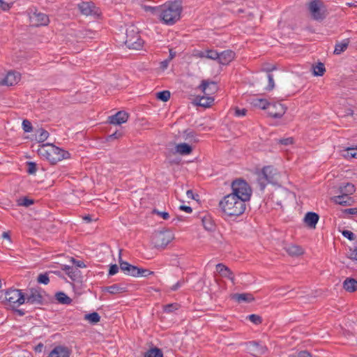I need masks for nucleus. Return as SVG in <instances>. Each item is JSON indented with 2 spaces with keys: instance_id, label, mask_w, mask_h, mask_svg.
<instances>
[{
  "instance_id": "4c0bfd02",
  "label": "nucleus",
  "mask_w": 357,
  "mask_h": 357,
  "mask_svg": "<svg viewBox=\"0 0 357 357\" xmlns=\"http://www.w3.org/2000/svg\"><path fill=\"white\" fill-rule=\"evenodd\" d=\"M144 357H162L163 354L162 351L158 348H152L145 352Z\"/></svg>"
},
{
  "instance_id": "e433bc0d",
  "label": "nucleus",
  "mask_w": 357,
  "mask_h": 357,
  "mask_svg": "<svg viewBox=\"0 0 357 357\" xmlns=\"http://www.w3.org/2000/svg\"><path fill=\"white\" fill-rule=\"evenodd\" d=\"M143 8L146 12H149L152 15H155L160 18L161 5L158 6H151L144 5L143 6Z\"/></svg>"
},
{
  "instance_id": "09e8293b",
  "label": "nucleus",
  "mask_w": 357,
  "mask_h": 357,
  "mask_svg": "<svg viewBox=\"0 0 357 357\" xmlns=\"http://www.w3.org/2000/svg\"><path fill=\"white\" fill-rule=\"evenodd\" d=\"M348 156L352 158H357V146L356 147H349L346 149Z\"/></svg>"
},
{
  "instance_id": "473e14b6",
  "label": "nucleus",
  "mask_w": 357,
  "mask_h": 357,
  "mask_svg": "<svg viewBox=\"0 0 357 357\" xmlns=\"http://www.w3.org/2000/svg\"><path fill=\"white\" fill-rule=\"evenodd\" d=\"M204 228L208 231L215 230V225L210 217H204L202 220Z\"/></svg>"
},
{
  "instance_id": "2eb2a0df",
  "label": "nucleus",
  "mask_w": 357,
  "mask_h": 357,
  "mask_svg": "<svg viewBox=\"0 0 357 357\" xmlns=\"http://www.w3.org/2000/svg\"><path fill=\"white\" fill-rule=\"evenodd\" d=\"M80 12L85 15H98V9L92 2H82L78 5Z\"/></svg>"
},
{
  "instance_id": "ea45409f",
  "label": "nucleus",
  "mask_w": 357,
  "mask_h": 357,
  "mask_svg": "<svg viewBox=\"0 0 357 357\" xmlns=\"http://www.w3.org/2000/svg\"><path fill=\"white\" fill-rule=\"evenodd\" d=\"M34 203L33 199H29L26 197H24L17 199V205L25 207H29Z\"/></svg>"
},
{
  "instance_id": "e2e57ef3",
  "label": "nucleus",
  "mask_w": 357,
  "mask_h": 357,
  "mask_svg": "<svg viewBox=\"0 0 357 357\" xmlns=\"http://www.w3.org/2000/svg\"><path fill=\"white\" fill-rule=\"evenodd\" d=\"M72 261H73V264H75L77 267L84 268L86 266L84 261H77V260H75V259H73Z\"/></svg>"
},
{
  "instance_id": "72a5a7b5",
  "label": "nucleus",
  "mask_w": 357,
  "mask_h": 357,
  "mask_svg": "<svg viewBox=\"0 0 357 357\" xmlns=\"http://www.w3.org/2000/svg\"><path fill=\"white\" fill-rule=\"evenodd\" d=\"M355 186L354 184L350 183H347L346 184L340 187V191L341 193H344L348 195H352L355 192Z\"/></svg>"
},
{
  "instance_id": "8fccbe9b",
  "label": "nucleus",
  "mask_w": 357,
  "mask_h": 357,
  "mask_svg": "<svg viewBox=\"0 0 357 357\" xmlns=\"http://www.w3.org/2000/svg\"><path fill=\"white\" fill-rule=\"evenodd\" d=\"M79 271L77 268H73L72 269H69V272H67V275L73 280H75Z\"/></svg>"
},
{
  "instance_id": "c756f323",
  "label": "nucleus",
  "mask_w": 357,
  "mask_h": 357,
  "mask_svg": "<svg viewBox=\"0 0 357 357\" xmlns=\"http://www.w3.org/2000/svg\"><path fill=\"white\" fill-rule=\"evenodd\" d=\"M217 271L224 278H229L233 273V272L226 266L222 264H218L216 265Z\"/></svg>"
},
{
  "instance_id": "f3484780",
  "label": "nucleus",
  "mask_w": 357,
  "mask_h": 357,
  "mask_svg": "<svg viewBox=\"0 0 357 357\" xmlns=\"http://www.w3.org/2000/svg\"><path fill=\"white\" fill-rule=\"evenodd\" d=\"M128 114L124 111H119L108 117V122L114 125H121L128 121Z\"/></svg>"
},
{
  "instance_id": "9b49d317",
  "label": "nucleus",
  "mask_w": 357,
  "mask_h": 357,
  "mask_svg": "<svg viewBox=\"0 0 357 357\" xmlns=\"http://www.w3.org/2000/svg\"><path fill=\"white\" fill-rule=\"evenodd\" d=\"M25 301L33 305H41L43 298L39 289L32 288L29 290L25 296Z\"/></svg>"
},
{
  "instance_id": "f704fd0d",
  "label": "nucleus",
  "mask_w": 357,
  "mask_h": 357,
  "mask_svg": "<svg viewBox=\"0 0 357 357\" xmlns=\"http://www.w3.org/2000/svg\"><path fill=\"white\" fill-rule=\"evenodd\" d=\"M84 320L88 321L89 322H90L92 324H96L100 321V317L98 312H94L89 313V314H86L84 315Z\"/></svg>"
},
{
  "instance_id": "b1692460",
  "label": "nucleus",
  "mask_w": 357,
  "mask_h": 357,
  "mask_svg": "<svg viewBox=\"0 0 357 357\" xmlns=\"http://www.w3.org/2000/svg\"><path fill=\"white\" fill-rule=\"evenodd\" d=\"M268 169H262V170L257 174V182L261 190H264L267 184L270 183L266 178V172Z\"/></svg>"
},
{
  "instance_id": "0e129e2a",
  "label": "nucleus",
  "mask_w": 357,
  "mask_h": 357,
  "mask_svg": "<svg viewBox=\"0 0 357 357\" xmlns=\"http://www.w3.org/2000/svg\"><path fill=\"white\" fill-rule=\"evenodd\" d=\"M153 211L160 215L164 220H167L169 218V215L167 212H160L156 210H154Z\"/></svg>"
},
{
  "instance_id": "a19ab883",
  "label": "nucleus",
  "mask_w": 357,
  "mask_h": 357,
  "mask_svg": "<svg viewBox=\"0 0 357 357\" xmlns=\"http://www.w3.org/2000/svg\"><path fill=\"white\" fill-rule=\"evenodd\" d=\"M314 75L316 76H321L324 75L326 69L324 63H319L317 66L313 67Z\"/></svg>"
},
{
  "instance_id": "20e7f679",
  "label": "nucleus",
  "mask_w": 357,
  "mask_h": 357,
  "mask_svg": "<svg viewBox=\"0 0 357 357\" xmlns=\"http://www.w3.org/2000/svg\"><path fill=\"white\" fill-rule=\"evenodd\" d=\"M250 104L256 108L268 109L269 115L275 119L281 118L285 112V108L282 104L270 103L267 100L256 96L250 99Z\"/></svg>"
},
{
  "instance_id": "a18cd8bd",
  "label": "nucleus",
  "mask_w": 357,
  "mask_h": 357,
  "mask_svg": "<svg viewBox=\"0 0 357 357\" xmlns=\"http://www.w3.org/2000/svg\"><path fill=\"white\" fill-rule=\"evenodd\" d=\"M22 125V128L25 132H30L32 131L33 127H32L31 123L29 120H27V119L23 120Z\"/></svg>"
},
{
  "instance_id": "bf43d9fd",
  "label": "nucleus",
  "mask_w": 357,
  "mask_h": 357,
  "mask_svg": "<svg viewBox=\"0 0 357 357\" xmlns=\"http://www.w3.org/2000/svg\"><path fill=\"white\" fill-rule=\"evenodd\" d=\"M121 135H122V133L121 132L116 131L115 132L109 135L107 137V140L119 139Z\"/></svg>"
},
{
  "instance_id": "338daca9",
  "label": "nucleus",
  "mask_w": 357,
  "mask_h": 357,
  "mask_svg": "<svg viewBox=\"0 0 357 357\" xmlns=\"http://www.w3.org/2000/svg\"><path fill=\"white\" fill-rule=\"evenodd\" d=\"M310 355L307 351H301L298 354V357H310Z\"/></svg>"
},
{
  "instance_id": "680f3d73",
  "label": "nucleus",
  "mask_w": 357,
  "mask_h": 357,
  "mask_svg": "<svg viewBox=\"0 0 357 357\" xmlns=\"http://www.w3.org/2000/svg\"><path fill=\"white\" fill-rule=\"evenodd\" d=\"M183 283H184V282L182 281V280L178 281L175 284H174L171 287V290L172 291H176V290H178L180 287H181L183 286Z\"/></svg>"
},
{
  "instance_id": "412c9836",
  "label": "nucleus",
  "mask_w": 357,
  "mask_h": 357,
  "mask_svg": "<svg viewBox=\"0 0 357 357\" xmlns=\"http://www.w3.org/2000/svg\"><path fill=\"white\" fill-rule=\"evenodd\" d=\"M319 219L317 213L314 212H307L304 218L305 223L310 227L314 229Z\"/></svg>"
},
{
  "instance_id": "aec40b11",
  "label": "nucleus",
  "mask_w": 357,
  "mask_h": 357,
  "mask_svg": "<svg viewBox=\"0 0 357 357\" xmlns=\"http://www.w3.org/2000/svg\"><path fill=\"white\" fill-rule=\"evenodd\" d=\"M218 62L222 65H227L235 57L234 52L227 50L219 53Z\"/></svg>"
},
{
  "instance_id": "7c9ffc66",
  "label": "nucleus",
  "mask_w": 357,
  "mask_h": 357,
  "mask_svg": "<svg viewBox=\"0 0 357 357\" xmlns=\"http://www.w3.org/2000/svg\"><path fill=\"white\" fill-rule=\"evenodd\" d=\"M263 169H268V170L267 171L268 172H266L267 174H266V175L267 176L266 178L270 182V183H277L278 181L276 176V170L270 166L264 167Z\"/></svg>"
},
{
  "instance_id": "423d86ee",
  "label": "nucleus",
  "mask_w": 357,
  "mask_h": 357,
  "mask_svg": "<svg viewBox=\"0 0 357 357\" xmlns=\"http://www.w3.org/2000/svg\"><path fill=\"white\" fill-rule=\"evenodd\" d=\"M125 44L129 49L140 50L142 47L144 40L139 35L137 29L134 26H130L126 29Z\"/></svg>"
},
{
  "instance_id": "3c124183",
  "label": "nucleus",
  "mask_w": 357,
  "mask_h": 357,
  "mask_svg": "<svg viewBox=\"0 0 357 357\" xmlns=\"http://www.w3.org/2000/svg\"><path fill=\"white\" fill-rule=\"evenodd\" d=\"M267 77L268 79V84L266 87V90L271 91L273 89L275 86L273 76L271 74L268 73Z\"/></svg>"
},
{
  "instance_id": "c9c22d12",
  "label": "nucleus",
  "mask_w": 357,
  "mask_h": 357,
  "mask_svg": "<svg viewBox=\"0 0 357 357\" xmlns=\"http://www.w3.org/2000/svg\"><path fill=\"white\" fill-rule=\"evenodd\" d=\"M214 98L211 96H202L199 99L197 104L204 107H208L213 102Z\"/></svg>"
},
{
  "instance_id": "a878e982",
  "label": "nucleus",
  "mask_w": 357,
  "mask_h": 357,
  "mask_svg": "<svg viewBox=\"0 0 357 357\" xmlns=\"http://www.w3.org/2000/svg\"><path fill=\"white\" fill-rule=\"evenodd\" d=\"M176 151L181 155H188L192 153V148L186 143H181L176 146Z\"/></svg>"
},
{
  "instance_id": "864d4df0",
  "label": "nucleus",
  "mask_w": 357,
  "mask_h": 357,
  "mask_svg": "<svg viewBox=\"0 0 357 357\" xmlns=\"http://www.w3.org/2000/svg\"><path fill=\"white\" fill-rule=\"evenodd\" d=\"M13 5V3H8L5 2L3 0H0V10L3 11L8 10Z\"/></svg>"
},
{
  "instance_id": "774afa93",
  "label": "nucleus",
  "mask_w": 357,
  "mask_h": 357,
  "mask_svg": "<svg viewBox=\"0 0 357 357\" xmlns=\"http://www.w3.org/2000/svg\"><path fill=\"white\" fill-rule=\"evenodd\" d=\"M186 195L189 199H195V195L192 190H187Z\"/></svg>"
},
{
  "instance_id": "6ab92c4d",
  "label": "nucleus",
  "mask_w": 357,
  "mask_h": 357,
  "mask_svg": "<svg viewBox=\"0 0 357 357\" xmlns=\"http://www.w3.org/2000/svg\"><path fill=\"white\" fill-rule=\"evenodd\" d=\"M70 349L63 346H57L50 353L48 357H69Z\"/></svg>"
},
{
  "instance_id": "6e6d98bb",
  "label": "nucleus",
  "mask_w": 357,
  "mask_h": 357,
  "mask_svg": "<svg viewBox=\"0 0 357 357\" xmlns=\"http://www.w3.org/2000/svg\"><path fill=\"white\" fill-rule=\"evenodd\" d=\"M349 258L357 261V248L349 250Z\"/></svg>"
},
{
  "instance_id": "4d7b16f0",
  "label": "nucleus",
  "mask_w": 357,
  "mask_h": 357,
  "mask_svg": "<svg viewBox=\"0 0 357 357\" xmlns=\"http://www.w3.org/2000/svg\"><path fill=\"white\" fill-rule=\"evenodd\" d=\"M279 143L284 146L291 144L293 143V138L288 137L284 139H279Z\"/></svg>"
},
{
  "instance_id": "58836bf2",
  "label": "nucleus",
  "mask_w": 357,
  "mask_h": 357,
  "mask_svg": "<svg viewBox=\"0 0 357 357\" xmlns=\"http://www.w3.org/2000/svg\"><path fill=\"white\" fill-rule=\"evenodd\" d=\"M38 136L36 140L38 142H45L49 137V132L43 128H40L37 130Z\"/></svg>"
},
{
  "instance_id": "603ef678",
  "label": "nucleus",
  "mask_w": 357,
  "mask_h": 357,
  "mask_svg": "<svg viewBox=\"0 0 357 357\" xmlns=\"http://www.w3.org/2000/svg\"><path fill=\"white\" fill-rule=\"evenodd\" d=\"M342 234L344 237L348 238L350 241H353L356 238L355 234L349 230L342 231Z\"/></svg>"
},
{
  "instance_id": "49530a36",
  "label": "nucleus",
  "mask_w": 357,
  "mask_h": 357,
  "mask_svg": "<svg viewBox=\"0 0 357 357\" xmlns=\"http://www.w3.org/2000/svg\"><path fill=\"white\" fill-rule=\"evenodd\" d=\"M248 319L255 324H259L261 323V317L257 314H250L248 317Z\"/></svg>"
},
{
  "instance_id": "5fc2aeb1",
  "label": "nucleus",
  "mask_w": 357,
  "mask_h": 357,
  "mask_svg": "<svg viewBox=\"0 0 357 357\" xmlns=\"http://www.w3.org/2000/svg\"><path fill=\"white\" fill-rule=\"evenodd\" d=\"M344 215H357V208H350L342 210Z\"/></svg>"
},
{
  "instance_id": "0eeeda50",
  "label": "nucleus",
  "mask_w": 357,
  "mask_h": 357,
  "mask_svg": "<svg viewBox=\"0 0 357 357\" xmlns=\"http://www.w3.org/2000/svg\"><path fill=\"white\" fill-rule=\"evenodd\" d=\"M308 10L312 18L321 21L326 17V9L321 0H312L308 4Z\"/></svg>"
},
{
  "instance_id": "bb28decb",
  "label": "nucleus",
  "mask_w": 357,
  "mask_h": 357,
  "mask_svg": "<svg viewBox=\"0 0 357 357\" xmlns=\"http://www.w3.org/2000/svg\"><path fill=\"white\" fill-rule=\"evenodd\" d=\"M232 299L238 303L246 302L250 303L254 301V297L250 294H235L231 296Z\"/></svg>"
},
{
  "instance_id": "1a4fd4ad",
  "label": "nucleus",
  "mask_w": 357,
  "mask_h": 357,
  "mask_svg": "<svg viewBox=\"0 0 357 357\" xmlns=\"http://www.w3.org/2000/svg\"><path fill=\"white\" fill-rule=\"evenodd\" d=\"M173 238V234L169 231H155L152 236V243L156 248H164Z\"/></svg>"
},
{
  "instance_id": "6e6552de",
  "label": "nucleus",
  "mask_w": 357,
  "mask_h": 357,
  "mask_svg": "<svg viewBox=\"0 0 357 357\" xmlns=\"http://www.w3.org/2000/svg\"><path fill=\"white\" fill-rule=\"evenodd\" d=\"M5 298L13 309L25 303V296L21 290L10 289L6 291Z\"/></svg>"
},
{
  "instance_id": "f8f14e48",
  "label": "nucleus",
  "mask_w": 357,
  "mask_h": 357,
  "mask_svg": "<svg viewBox=\"0 0 357 357\" xmlns=\"http://www.w3.org/2000/svg\"><path fill=\"white\" fill-rule=\"evenodd\" d=\"M248 351L254 356L259 357L266 354L267 348L265 345L256 341L249 342L246 344Z\"/></svg>"
},
{
  "instance_id": "39448f33",
  "label": "nucleus",
  "mask_w": 357,
  "mask_h": 357,
  "mask_svg": "<svg viewBox=\"0 0 357 357\" xmlns=\"http://www.w3.org/2000/svg\"><path fill=\"white\" fill-rule=\"evenodd\" d=\"M231 195H235L236 197L243 199V201L245 202L250 199L252 190L245 181L238 179L233 181L231 183Z\"/></svg>"
},
{
  "instance_id": "2f4dec72",
  "label": "nucleus",
  "mask_w": 357,
  "mask_h": 357,
  "mask_svg": "<svg viewBox=\"0 0 357 357\" xmlns=\"http://www.w3.org/2000/svg\"><path fill=\"white\" fill-rule=\"evenodd\" d=\"M55 298L57 300V301L61 304H65L68 305L70 304L72 302V299L68 296L65 293L63 292H58L55 295Z\"/></svg>"
},
{
  "instance_id": "c03bdc74",
  "label": "nucleus",
  "mask_w": 357,
  "mask_h": 357,
  "mask_svg": "<svg viewBox=\"0 0 357 357\" xmlns=\"http://www.w3.org/2000/svg\"><path fill=\"white\" fill-rule=\"evenodd\" d=\"M37 281L38 283L47 284L50 282L48 274L47 273L40 274L38 276Z\"/></svg>"
},
{
  "instance_id": "de8ad7c7",
  "label": "nucleus",
  "mask_w": 357,
  "mask_h": 357,
  "mask_svg": "<svg viewBox=\"0 0 357 357\" xmlns=\"http://www.w3.org/2000/svg\"><path fill=\"white\" fill-rule=\"evenodd\" d=\"M27 172L29 174H33L36 172L37 168H36V164L33 162H27Z\"/></svg>"
},
{
  "instance_id": "9d476101",
  "label": "nucleus",
  "mask_w": 357,
  "mask_h": 357,
  "mask_svg": "<svg viewBox=\"0 0 357 357\" xmlns=\"http://www.w3.org/2000/svg\"><path fill=\"white\" fill-rule=\"evenodd\" d=\"M121 252V250H120L119 252V267L125 274L132 277H139V274H143L144 273L147 272L146 271H144L143 268H138L137 266H133L127 261H123Z\"/></svg>"
},
{
  "instance_id": "ddd939ff",
  "label": "nucleus",
  "mask_w": 357,
  "mask_h": 357,
  "mask_svg": "<svg viewBox=\"0 0 357 357\" xmlns=\"http://www.w3.org/2000/svg\"><path fill=\"white\" fill-rule=\"evenodd\" d=\"M30 22L32 25L38 26L47 25L50 20L48 16L46 14L40 12H35L31 15H30Z\"/></svg>"
},
{
  "instance_id": "f03ea898",
  "label": "nucleus",
  "mask_w": 357,
  "mask_h": 357,
  "mask_svg": "<svg viewBox=\"0 0 357 357\" xmlns=\"http://www.w3.org/2000/svg\"><path fill=\"white\" fill-rule=\"evenodd\" d=\"M181 12L179 1H168L161 5L160 20L167 25H173L180 20Z\"/></svg>"
},
{
  "instance_id": "dca6fc26",
  "label": "nucleus",
  "mask_w": 357,
  "mask_h": 357,
  "mask_svg": "<svg viewBox=\"0 0 357 357\" xmlns=\"http://www.w3.org/2000/svg\"><path fill=\"white\" fill-rule=\"evenodd\" d=\"M283 249L291 257H298L304 253V250L302 247L294 243H284L283 244Z\"/></svg>"
},
{
  "instance_id": "7ed1b4c3",
  "label": "nucleus",
  "mask_w": 357,
  "mask_h": 357,
  "mask_svg": "<svg viewBox=\"0 0 357 357\" xmlns=\"http://www.w3.org/2000/svg\"><path fill=\"white\" fill-rule=\"evenodd\" d=\"M38 153L46 158L51 164H56L63 159L68 158L70 153L52 144H43L38 149Z\"/></svg>"
},
{
  "instance_id": "69168bd1",
  "label": "nucleus",
  "mask_w": 357,
  "mask_h": 357,
  "mask_svg": "<svg viewBox=\"0 0 357 357\" xmlns=\"http://www.w3.org/2000/svg\"><path fill=\"white\" fill-rule=\"evenodd\" d=\"M179 209L181 211H183L188 213H192V208L188 206L181 205L179 206Z\"/></svg>"
},
{
  "instance_id": "4be33fe9",
  "label": "nucleus",
  "mask_w": 357,
  "mask_h": 357,
  "mask_svg": "<svg viewBox=\"0 0 357 357\" xmlns=\"http://www.w3.org/2000/svg\"><path fill=\"white\" fill-rule=\"evenodd\" d=\"M103 291L111 294H121L127 291V286L124 284H114L111 286L105 287Z\"/></svg>"
},
{
  "instance_id": "13d9d810",
  "label": "nucleus",
  "mask_w": 357,
  "mask_h": 357,
  "mask_svg": "<svg viewBox=\"0 0 357 357\" xmlns=\"http://www.w3.org/2000/svg\"><path fill=\"white\" fill-rule=\"evenodd\" d=\"M119 271V266L116 264H112L109 270V275H114Z\"/></svg>"
},
{
  "instance_id": "37998d69",
  "label": "nucleus",
  "mask_w": 357,
  "mask_h": 357,
  "mask_svg": "<svg viewBox=\"0 0 357 357\" xmlns=\"http://www.w3.org/2000/svg\"><path fill=\"white\" fill-rule=\"evenodd\" d=\"M179 305L178 303L167 304L164 306V311L167 313H171L178 310Z\"/></svg>"
},
{
  "instance_id": "4468645a",
  "label": "nucleus",
  "mask_w": 357,
  "mask_h": 357,
  "mask_svg": "<svg viewBox=\"0 0 357 357\" xmlns=\"http://www.w3.org/2000/svg\"><path fill=\"white\" fill-rule=\"evenodd\" d=\"M20 77L18 73L8 72L3 77H0V86H13L20 80Z\"/></svg>"
},
{
  "instance_id": "052dcab7",
  "label": "nucleus",
  "mask_w": 357,
  "mask_h": 357,
  "mask_svg": "<svg viewBox=\"0 0 357 357\" xmlns=\"http://www.w3.org/2000/svg\"><path fill=\"white\" fill-rule=\"evenodd\" d=\"M247 112V110L245 109H236L235 110V115L237 116H245Z\"/></svg>"
},
{
  "instance_id": "a211bd4d",
  "label": "nucleus",
  "mask_w": 357,
  "mask_h": 357,
  "mask_svg": "<svg viewBox=\"0 0 357 357\" xmlns=\"http://www.w3.org/2000/svg\"><path fill=\"white\" fill-rule=\"evenodd\" d=\"M200 88L202 89L204 93L206 96H210L214 93H215L218 90V86L214 82H209L207 80H203L202 84L200 85Z\"/></svg>"
},
{
  "instance_id": "79ce46f5",
  "label": "nucleus",
  "mask_w": 357,
  "mask_h": 357,
  "mask_svg": "<svg viewBox=\"0 0 357 357\" xmlns=\"http://www.w3.org/2000/svg\"><path fill=\"white\" fill-rule=\"evenodd\" d=\"M158 99L167 102L170 98V92L169 91H162L156 93Z\"/></svg>"
},
{
  "instance_id": "5701e85b",
  "label": "nucleus",
  "mask_w": 357,
  "mask_h": 357,
  "mask_svg": "<svg viewBox=\"0 0 357 357\" xmlns=\"http://www.w3.org/2000/svg\"><path fill=\"white\" fill-rule=\"evenodd\" d=\"M333 199L335 204L342 206H350L353 202L352 198L344 193L335 196Z\"/></svg>"
},
{
  "instance_id": "c85d7f7f",
  "label": "nucleus",
  "mask_w": 357,
  "mask_h": 357,
  "mask_svg": "<svg viewBox=\"0 0 357 357\" xmlns=\"http://www.w3.org/2000/svg\"><path fill=\"white\" fill-rule=\"evenodd\" d=\"M349 40L348 38L343 40L342 42L338 43L335 45L333 53L336 55H339L344 52L348 47Z\"/></svg>"
},
{
  "instance_id": "393cba45",
  "label": "nucleus",
  "mask_w": 357,
  "mask_h": 357,
  "mask_svg": "<svg viewBox=\"0 0 357 357\" xmlns=\"http://www.w3.org/2000/svg\"><path fill=\"white\" fill-rule=\"evenodd\" d=\"M343 288L348 292H354L357 290V280L351 278H346L343 282Z\"/></svg>"
},
{
  "instance_id": "cd10ccee",
  "label": "nucleus",
  "mask_w": 357,
  "mask_h": 357,
  "mask_svg": "<svg viewBox=\"0 0 357 357\" xmlns=\"http://www.w3.org/2000/svg\"><path fill=\"white\" fill-rule=\"evenodd\" d=\"M219 53L213 50H207L205 51H202L199 53V56L201 58H207L212 60L218 61Z\"/></svg>"
},
{
  "instance_id": "f257e3e1",
  "label": "nucleus",
  "mask_w": 357,
  "mask_h": 357,
  "mask_svg": "<svg viewBox=\"0 0 357 357\" xmlns=\"http://www.w3.org/2000/svg\"><path fill=\"white\" fill-rule=\"evenodd\" d=\"M246 202L243 199L231 194L227 195L220 202L219 206L222 212L227 216H239L246 208Z\"/></svg>"
}]
</instances>
